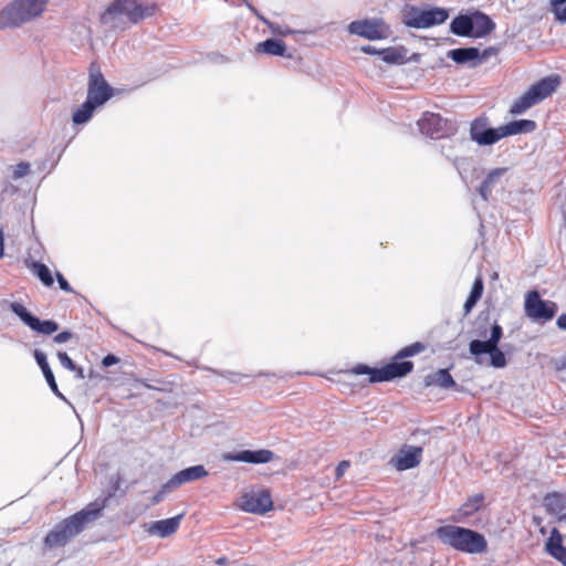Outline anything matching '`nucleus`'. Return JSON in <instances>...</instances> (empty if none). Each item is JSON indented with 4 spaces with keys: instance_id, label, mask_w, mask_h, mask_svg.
<instances>
[{
    "instance_id": "1",
    "label": "nucleus",
    "mask_w": 566,
    "mask_h": 566,
    "mask_svg": "<svg viewBox=\"0 0 566 566\" xmlns=\"http://www.w3.org/2000/svg\"><path fill=\"white\" fill-rule=\"evenodd\" d=\"M427 346L423 343L415 342L399 349L391 357L390 361L381 367H370L366 364H357L344 373L355 376L366 375L367 379L363 381L364 385L391 381L409 375L413 370L415 365L407 358L424 352Z\"/></svg>"
},
{
    "instance_id": "2",
    "label": "nucleus",
    "mask_w": 566,
    "mask_h": 566,
    "mask_svg": "<svg viewBox=\"0 0 566 566\" xmlns=\"http://www.w3.org/2000/svg\"><path fill=\"white\" fill-rule=\"evenodd\" d=\"M108 497L88 503L84 509L59 522L44 537L45 548L53 549L66 546L81 534L88 524L101 517L107 505Z\"/></svg>"
},
{
    "instance_id": "3",
    "label": "nucleus",
    "mask_w": 566,
    "mask_h": 566,
    "mask_svg": "<svg viewBox=\"0 0 566 566\" xmlns=\"http://www.w3.org/2000/svg\"><path fill=\"white\" fill-rule=\"evenodd\" d=\"M489 331L491 332L490 337L486 340H471L469 344V350L475 357V361L478 364L482 363L480 358L482 354H489L490 366L494 368H504L507 360L505 354L499 348V343L503 336V329L499 324L490 322L489 317L482 319L480 316L475 323L473 334L480 338H486Z\"/></svg>"
},
{
    "instance_id": "4",
    "label": "nucleus",
    "mask_w": 566,
    "mask_h": 566,
    "mask_svg": "<svg viewBox=\"0 0 566 566\" xmlns=\"http://www.w3.org/2000/svg\"><path fill=\"white\" fill-rule=\"evenodd\" d=\"M438 539L453 549L467 554H481L488 549L483 534L458 525H443L434 531Z\"/></svg>"
},
{
    "instance_id": "5",
    "label": "nucleus",
    "mask_w": 566,
    "mask_h": 566,
    "mask_svg": "<svg viewBox=\"0 0 566 566\" xmlns=\"http://www.w3.org/2000/svg\"><path fill=\"white\" fill-rule=\"evenodd\" d=\"M158 11L156 2H138V0H114L99 15V22L116 27L119 17H126L130 23H138L150 18Z\"/></svg>"
},
{
    "instance_id": "6",
    "label": "nucleus",
    "mask_w": 566,
    "mask_h": 566,
    "mask_svg": "<svg viewBox=\"0 0 566 566\" xmlns=\"http://www.w3.org/2000/svg\"><path fill=\"white\" fill-rule=\"evenodd\" d=\"M560 85V76L553 74L541 78L532 84L520 97L513 101L509 113L517 116L526 113L530 108L538 105L549 97Z\"/></svg>"
},
{
    "instance_id": "7",
    "label": "nucleus",
    "mask_w": 566,
    "mask_h": 566,
    "mask_svg": "<svg viewBox=\"0 0 566 566\" xmlns=\"http://www.w3.org/2000/svg\"><path fill=\"white\" fill-rule=\"evenodd\" d=\"M49 0H14L0 12V29L18 28L39 17Z\"/></svg>"
},
{
    "instance_id": "8",
    "label": "nucleus",
    "mask_w": 566,
    "mask_h": 566,
    "mask_svg": "<svg viewBox=\"0 0 566 566\" xmlns=\"http://www.w3.org/2000/svg\"><path fill=\"white\" fill-rule=\"evenodd\" d=\"M401 14L403 24L413 29H428L439 25L449 18V12L444 8L420 9L412 4L405 6Z\"/></svg>"
},
{
    "instance_id": "9",
    "label": "nucleus",
    "mask_w": 566,
    "mask_h": 566,
    "mask_svg": "<svg viewBox=\"0 0 566 566\" xmlns=\"http://www.w3.org/2000/svg\"><path fill=\"white\" fill-rule=\"evenodd\" d=\"M558 311V306L553 301L542 300L538 291H528L525 295L524 312L525 315L534 322L546 323L552 321Z\"/></svg>"
},
{
    "instance_id": "10",
    "label": "nucleus",
    "mask_w": 566,
    "mask_h": 566,
    "mask_svg": "<svg viewBox=\"0 0 566 566\" xmlns=\"http://www.w3.org/2000/svg\"><path fill=\"white\" fill-rule=\"evenodd\" d=\"M113 96V87L105 80L101 67L92 62L88 70L87 97L86 101L97 107L103 106Z\"/></svg>"
},
{
    "instance_id": "11",
    "label": "nucleus",
    "mask_w": 566,
    "mask_h": 566,
    "mask_svg": "<svg viewBox=\"0 0 566 566\" xmlns=\"http://www.w3.org/2000/svg\"><path fill=\"white\" fill-rule=\"evenodd\" d=\"M238 506L244 512L263 515L272 510L273 501L270 491L264 489L242 494Z\"/></svg>"
},
{
    "instance_id": "12",
    "label": "nucleus",
    "mask_w": 566,
    "mask_h": 566,
    "mask_svg": "<svg viewBox=\"0 0 566 566\" xmlns=\"http://www.w3.org/2000/svg\"><path fill=\"white\" fill-rule=\"evenodd\" d=\"M348 30L352 34H356L368 40L385 39L389 32V28L380 19L353 21L348 25Z\"/></svg>"
},
{
    "instance_id": "13",
    "label": "nucleus",
    "mask_w": 566,
    "mask_h": 566,
    "mask_svg": "<svg viewBox=\"0 0 566 566\" xmlns=\"http://www.w3.org/2000/svg\"><path fill=\"white\" fill-rule=\"evenodd\" d=\"M10 310L32 331L40 334L51 335L59 329V324L54 321L48 319L41 322L38 317L33 316L22 304L18 302L10 303Z\"/></svg>"
},
{
    "instance_id": "14",
    "label": "nucleus",
    "mask_w": 566,
    "mask_h": 566,
    "mask_svg": "<svg viewBox=\"0 0 566 566\" xmlns=\"http://www.w3.org/2000/svg\"><path fill=\"white\" fill-rule=\"evenodd\" d=\"M420 132L430 138H441L450 132L449 120L440 114L426 112L418 120Z\"/></svg>"
},
{
    "instance_id": "15",
    "label": "nucleus",
    "mask_w": 566,
    "mask_h": 566,
    "mask_svg": "<svg viewBox=\"0 0 566 566\" xmlns=\"http://www.w3.org/2000/svg\"><path fill=\"white\" fill-rule=\"evenodd\" d=\"M422 448L403 446L391 458L390 464L398 471H406L418 467L422 459Z\"/></svg>"
},
{
    "instance_id": "16",
    "label": "nucleus",
    "mask_w": 566,
    "mask_h": 566,
    "mask_svg": "<svg viewBox=\"0 0 566 566\" xmlns=\"http://www.w3.org/2000/svg\"><path fill=\"white\" fill-rule=\"evenodd\" d=\"M470 137L479 145H493L499 142V132L497 128L489 127L486 116H480L471 123Z\"/></svg>"
},
{
    "instance_id": "17",
    "label": "nucleus",
    "mask_w": 566,
    "mask_h": 566,
    "mask_svg": "<svg viewBox=\"0 0 566 566\" xmlns=\"http://www.w3.org/2000/svg\"><path fill=\"white\" fill-rule=\"evenodd\" d=\"M273 458L274 453L268 449L242 450L239 452H229L223 454V460L226 461L245 462L253 464L268 463L272 461Z\"/></svg>"
},
{
    "instance_id": "18",
    "label": "nucleus",
    "mask_w": 566,
    "mask_h": 566,
    "mask_svg": "<svg viewBox=\"0 0 566 566\" xmlns=\"http://www.w3.org/2000/svg\"><path fill=\"white\" fill-rule=\"evenodd\" d=\"M547 514L556 516L559 522H566V492H549L543 499Z\"/></svg>"
},
{
    "instance_id": "19",
    "label": "nucleus",
    "mask_w": 566,
    "mask_h": 566,
    "mask_svg": "<svg viewBox=\"0 0 566 566\" xmlns=\"http://www.w3.org/2000/svg\"><path fill=\"white\" fill-rule=\"evenodd\" d=\"M208 474H209L208 471L201 464L189 467V468H186V469L177 472L175 475H172L167 481V486H175L177 489L184 483L203 479Z\"/></svg>"
},
{
    "instance_id": "20",
    "label": "nucleus",
    "mask_w": 566,
    "mask_h": 566,
    "mask_svg": "<svg viewBox=\"0 0 566 566\" xmlns=\"http://www.w3.org/2000/svg\"><path fill=\"white\" fill-rule=\"evenodd\" d=\"M484 505V495L482 493H478L471 495L467 499V501L455 511L452 516L453 522H464L472 515H474L478 511H480Z\"/></svg>"
},
{
    "instance_id": "21",
    "label": "nucleus",
    "mask_w": 566,
    "mask_h": 566,
    "mask_svg": "<svg viewBox=\"0 0 566 566\" xmlns=\"http://www.w3.org/2000/svg\"><path fill=\"white\" fill-rule=\"evenodd\" d=\"M536 123L532 119L512 120L505 125L497 127L499 140L509 136L533 133L536 129Z\"/></svg>"
},
{
    "instance_id": "22",
    "label": "nucleus",
    "mask_w": 566,
    "mask_h": 566,
    "mask_svg": "<svg viewBox=\"0 0 566 566\" xmlns=\"http://www.w3.org/2000/svg\"><path fill=\"white\" fill-rule=\"evenodd\" d=\"M545 551L563 566H566V547L563 545V536L560 532L554 527L545 543Z\"/></svg>"
},
{
    "instance_id": "23",
    "label": "nucleus",
    "mask_w": 566,
    "mask_h": 566,
    "mask_svg": "<svg viewBox=\"0 0 566 566\" xmlns=\"http://www.w3.org/2000/svg\"><path fill=\"white\" fill-rule=\"evenodd\" d=\"M424 387H439L442 389L454 388L457 386L455 380L449 373V369L442 368L433 373L428 374L423 378Z\"/></svg>"
},
{
    "instance_id": "24",
    "label": "nucleus",
    "mask_w": 566,
    "mask_h": 566,
    "mask_svg": "<svg viewBox=\"0 0 566 566\" xmlns=\"http://www.w3.org/2000/svg\"><path fill=\"white\" fill-rule=\"evenodd\" d=\"M471 18L473 38H484L495 29V23L491 18L481 11L472 12Z\"/></svg>"
},
{
    "instance_id": "25",
    "label": "nucleus",
    "mask_w": 566,
    "mask_h": 566,
    "mask_svg": "<svg viewBox=\"0 0 566 566\" xmlns=\"http://www.w3.org/2000/svg\"><path fill=\"white\" fill-rule=\"evenodd\" d=\"M182 516V514H179L170 518L156 521L150 525L149 533L163 538L168 537L178 531Z\"/></svg>"
},
{
    "instance_id": "26",
    "label": "nucleus",
    "mask_w": 566,
    "mask_h": 566,
    "mask_svg": "<svg viewBox=\"0 0 566 566\" xmlns=\"http://www.w3.org/2000/svg\"><path fill=\"white\" fill-rule=\"evenodd\" d=\"M509 171V168L506 167H500L491 170L485 179L482 181V184L479 187V193L484 200H489V197L492 192V189L495 184L499 182L502 176H504Z\"/></svg>"
},
{
    "instance_id": "27",
    "label": "nucleus",
    "mask_w": 566,
    "mask_h": 566,
    "mask_svg": "<svg viewBox=\"0 0 566 566\" xmlns=\"http://www.w3.org/2000/svg\"><path fill=\"white\" fill-rule=\"evenodd\" d=\"M471 14L457 15L451 24V32L460 36H473Z\"/></svg>"
},
{
    "instance_id": "28",
    "label": "nucleus",
    "mask_w": 566,
    "mask_h": 566,
    "mask_svg": "<svg viewBox=\"0 0 566 566\" xmlns=\"http://www.w3.org/2000/svg\"><path fill=\"white\" fill-rule=\"evenodd\" d=\"M255 50L259 53L282 56L285 53L286 45L280 39H268L258 43Z\"/></svg>"
},
{
    "instance_id": "29",
    "label": "nucleus",
    "mask_w": 566,
    "mask_h": 566,
    "mask_svg": "<svg viewBox=\"0 0 566 566\" xmlns=\"http://www.w3.org/2000/svg\"><path fill=\"white\" fill-rule=\"evenodd\" d=\"M483 290H484L483 279L481 275H479L475 277L472 289H471V292L463 305L464 315H468L472 311V308L476 305V303L479 302V300L481 298V296L483 294Z\"/></svg>"
},
{
    "instance_id": "30",
    "label": "nucleus",
    "mask_w": 566,
    "mask_h": 566,
    "mask_svg": "<svg viewBox=\"0 0 566 566\" xmlns=\"http://www.w3.org/2000/svg\"><path fill=\"white\" fill-rule=\"evenodd\" d=\"M34 358H35L39 367L41 368V370L45 377V380H46L48 385L50 386V388L52 389V391L57 392L59 391L57 384H56L54 375L48 364L46 356L42 352L35 349Z\"/></svg>"
},
{
    "instance_id": "31",
    "label": "nucleus",
    "mask_w": 566,
    "mask_h": 566,
    "mask_svg": "<svg viewBox=\"0 0 566 566\" xmlns=\"http://www.w3.org/2000/svg\"><path fill=\"white\" fill-rule=\"evenodd\" d=\"M98 108L93 103L85 101L78 108H76L72 115V122L75 125L86 124L94 115V112Z\"/></svg>"
},
{
    "instance_id": "32",
    "label": "nucleus",
    "mask_w": 566,
    "mask_h": 566,
    "mask_svg": "<svg viewBox=\"0 0 566 566\" xmlns=\"http://www.w3.org/2000/svg\"><path fill=\"white\" fill-rule=\"evenodd\" d=\"M29 269L32 271V273L34 275H36L40 279V281L45 286L53 285L54 280H53L52 273H51L50 269L44 263L33 261L29 265Z\"/></svg>"
},
{
    "instance_id": "33",
    "label": "nucleus",
    "mask_w": 566,
    "mask_h": 566,
    "mask_svg": "<svg viewBox=\"0 0 566 566\" xmlns=\"http://www.w3.org/2000/svg\"><path fill=\"white\" fill-rule=\"evenodd\" d=\"M479 54L480 53L476 48L455 49L450 52V56L457 63H464L474 60Z\"/></svg>"
},
{
    "instance_id": "34",
    "label": "nucleus",
    "mask_w": 566,
    "mask_h": 566,
    "mask_svg": "<svg viewBox=\"0 0 566 566\" xmlns=\"http://www.w3.org/2000/svg\"><path fill=\"white\" fill-rule=\"evenodd\" d=\"M380 55L386 63L400 64L403 63L406 54L402 49L386 48L380 50Z\"/></svg>"
},
{
    "instance_id": "35",
    "label": "nucleus",
    "mask_w": 566,
    "mask_h": 566,
    "mask_svg": "<svg viewBox=\"0 0 566 566\" xmlns=\"http://www.w3.org/2000/svg\"><path fill=\"white\" fill-rule=\"evenodd\" d=\"M30 174V164L21 161L12 168V178L20 179Z\"/></svg>"
},
{
    "instance_id": "36",
    "label": "nucleus",
    "mask_w": 566,
    "mask_h": 566,
    "mask_svg": "<svg viewBox=\"0 0 566 566\" xmlns=\"http://www.w3.org/2000/svg\"><path fill=\"white\" fill-rule=\"evenodd\" d=\"M57 358L61 363V365L71 370V371H75L76 370V365L74 364V361L71 359V357L64 353V352H59L57 353Z\"/></svg>"
},
{
    "instance_id": "37",
    "label": "nucleus",
    "mask_w": 566,
    "mask_h": 566,
    "mask_svg": "<svg viewBox=\"0 0 566 566\" xmlns=\"http://www.w3.org/2000/svg\"><path fill=\"white\" fill-rule=\"evenodd\" d=\"M175 486H167V482L161 486V489L151 497V504H158L166 495V493Z\"/></svg>"
},
{
    "instance_id": "38",
    "label": "nucleus",
    "mask_w": 566,
    "mask_h": 566,
    "mask_svg": "<svg viewBox=\"0 0 566 566\" xmlns=\"http://www.w3.org/2000/svg\"><path fill=\"white\" fill-rule=\"evenodd\" d=\"M349 467H350V462L348 460L340 461L336 468L335 479L339 480L345 474V472L347 471V469Z\"/></svg>"
},
{
    "instance_id": "39",
    "label": "nucleus",
    "mask_w": 566,
    "mask_h": 566,
    "mask_svg": "<svg viewBox=\"0 0 566 566\" xmlns=\"http://www.w3.org/2000/svg\"><path fill=\"white\" fill-rule=\"evenodd\" d=\"M73 337V334L69 331H63L59 334H56L54 337H53V340L55 343H65L67 340H70L71 338Z\"/></svg>"
},
{
    "instance_id": "40",
    "label": "nucleus",
    "mask_w": 566,
    "mask_h": 566,
    "mask_svg": "<svg viewBox=\"0 0 566 566\" xmlns=\"http://www.w3.org/2000/svg\"><path fill=\"white\" fill-rule=\"evenodd\" d=\"M56 280H57V283H59L61 290L69 292V293L73 292L71 285L69 284L66 279L61 273H56Z\"/></svg>"
},
{
    "instance_id": "41",
    "label": "nucleus",
    "mask_w": 566,
    "mask_h": 566,
    "mask_svg": "<svg viewBox=\"0 0 566 566\" xmlns=\"http://www.w3.org/2000/svg\"><path fill=\"white\" fill-rule=\"evenodd\" d=\"M118 361H119V358L117 356H115L113 354H108L103 358L102 365L104 367H109V366L117 364Z\"/></svg>"
},
{
    "instance_id": "42",
    "label": "nucleus",
    "mask_w": 566,
    "mask_h": 566,
    "mask_svg": "<svg viewBox=\"0 0 566 566\" xmlns=\"http://www.w3.org/2000/svg\"><path fill=\"white\" fill-rule=\"evenodd\" d=\"M360 51L369 55H380V50H377L375 46L371 45H364L360 48Z\"/></svg>"
},
{
    "instance_id": "43",
    "label": "nucleus",
    "mask_w": 566,
    "mask_h": 566,
    "mask_svg": "<svg viewBox=\"0 0 566 566\" xmlns=\"http://www.w3.org/2000/svg\"><path fill=\"white\" fill-rule=\"evenodd\" d=\"M554 14L558 21L566 22V7H563V9L554 10Z\"/></svg>"
},
{
    "instance_id": "44",
    "label": "nucleus",
    "mask_w": 566,
    "mask_h": 566,
    "mask_svg": "<svg viewBox=\"0 0 566 566\" xmlns=\"http://www.w3.org/2000/svg\"><path fill=\"white\" fill-rule=\"evenodd\" d=\"M556 325L560 328V329H566V313L565 314H562L557 321H556Z\"/></svg>"
},
{
    "instance_id": "45",
    "label": "nucleus",
    "mask_w": 566,
    "mask_h": 566,
    "mask_svg": "<svg viewBox=\"0 0 566 566\" xmlns=\"http://www.w3.org/2000/svg\"><path fill=\"white\" fill-rule=\"evenodd\" d=\"M553 6V11L557 9H563L560 6L566 3V0H549Z\"/></svg>"
},
{
    "instance_id": "46",
    "label": "nucleus",
    "mask_w": 566,
    "mask_h": 566,
    "mask_svg": "<svg viewBox=\"0 0 566 566\" xmlns=\"http://www.w3.org/2000/svg\"><path fill=\"white\" fill-rule=\"evenodd\" d=\"M3 254H4V237H3V231L0 228V259L3 256Z\"/></svg>"
},
{
    "instance_id": "47",
    "label": "nucleus",
    "mask_w": 566,
    "mask_h": 566,
    "mask_svg": "<svg viewBox=\"0 0 566 566\" xmlns=\"http://www.w3.org/2000/svg\"><path fill=\"white\" fill-rule=\"evenodd\" d=\"M216 564L219 566H226V565H228V558L226 556L219 557L216 560Z\"/></svg>"
},
{
    "instance_id": "48",
    "label": "nucleus",
    "mask_w": 566,
    "mask_h": 566,
    "mask_svg": "<svg viewBox=\"0 0 566 566\" xmlns=\"http://www.w3.org/2000/svg\"><path fill=\"white\" fill-rule=\"evenodd\" d=\"M76 375L78 378H84V373H83V368L81 367H76Z\"/></svg>"
},
{
    "instance_id": "49",
    "label": "nucleus",
    "mask_w": 566,
    "mask_h": 566,
    "mask_svg": "<svg viewBox=\"0 0 566 566\" xmlns=\"http://www.w3.org/2000/svg\"><path fill=\"white\" fill-rule=\"evenodd\" d=\"M147 388H150V389H154L155 387L150 386V385H145Z\"/></svg>"
}]
</instances>
